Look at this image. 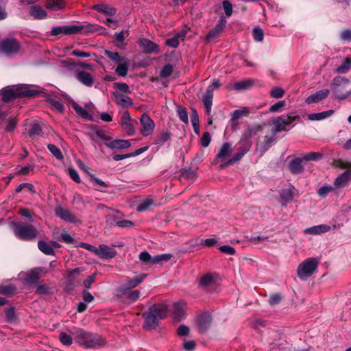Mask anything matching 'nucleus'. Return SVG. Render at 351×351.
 Returning <instances> with one entry per match:
<instances>
[{
	"label": "nucleus",
	"instance_id": "f257e3e1",
	"mask_svg": "<svg viewBox=\"0 0 351 351\" xmlns=\"http://www.w3.org/2000/svg\"><path fill=\"white\" fill-rule=\"evenodd\" d=\"M71 333L75 336V341L86 348H99L103 346L105 339L98 334L88 332L79 328H73Z\"/></svg>",
	"mask_w": 351,
	"mask_h": 351
},
{
	"label": "nucleus",
	"instance_id": "f03ea898",
	"mask_svg": "<svg viewBox=\"0 0 351 351\" xmlns=\"http://www.w3.org/2000/svg\"><path fill=\"white\" fill-rule=\"evenodd\" d=\"M168 313L167 306L165 304H154L149 307L148 311L143 313L145 319L143 328L146 330L156 328L159 321L166 317Z\"/></svg>",
	"mask_w": 351,
	"mask_h": 351
},
{
	"label": "nucleus",
	"instance_id": "7ed1b4c3",
	"mask_svg": "<svg viewBox=\"0 0 351 351\" xmlns=\"http://www.w3.org/2000/svg\"><path fill=\"white\" fill-rule=\"evenodd\" d=\"M99 30V26L96 25H60L52 27L51 34L52 36L58 35H71L78 33L88 34L95 33Z\"/></svg>",
	"mask_w": 351,
	"mask_h": 351
},
{
	"label": "nucleus",
	"instance_id": "20e7f679",
	"mask_svg": "<svg viewBox=\"0 0 351 351\" xmlns=\"http://www.w3.org/2000/svg\"><path fill=\"white\" fill-rule=\"evenodd\" d=\"M299 119L300 117L295 112L282 114L271 121L270 124L273 126L271 130L274 131V134H278L283 130H289L293 127V123Z\"/></svg>",
	"mask_w": 351,
	"mask_h": 351
},
{
	"label": "nucleus",
	"instance_id": "39448f33",
	"mask_svg": "<svg viewBox=\"0 0 351 351\" xmlns=\"http://www.w3.org/2000/svg\"><path fill=\"white\" fill-rule=\"evenodd\" d=\"M36 94V91L27 90L25 87L21 86H7L1 90L2 100L8 102L14 98L24 96H32Z\"/></svg>",
	"mask_w": 351,
	"mask_h": 351
},
{
	"label": "nucleus",
	"instance_id": "423d86ee",
	"mask_svg": "<svg viewBox=\"0 0 351 351\" xmlns=\"http://www.w3.org/2000/svg\"><path fill=\"white\" fill-rule=\"evenodd\" d=\"M14 235L23 241H31L37 236V230L30 224L14 222L12 224Z\"/></svg>",
	"mask_w": 351,
	"mask_h": 351
},
{
	"label": "nucleus",
	"instance_id": "0eeeda50",
	"mask_svg": "<svg viewBox=\"0 0 351 351\" xmlns=\"http://www.w3.org/2000/svg\"><path fill=\"white\" fill-rule=\"evenodd\" d=\"M350 84V80L341 76H336L333 78L331 86L335 98L339 100H344L351 95V89L345 91V88Z\"/></svg>",
	"mask_w": 351,
	"mask_h": 351
},
{
	"label": "nucleus",
	"instance_id": "6e6552de",
	"mask_svg": "<svg viewBox=\"0 0 351 351\" xmlns=\"http://www.w3.org/2000/svg\"><path fill=\"white\" fill-rule=\"evenodd\" d=\"M318 261L315 258H308L298 267L297 274L302 280H306L317 270Z\"/></svg>",
	"mask_w": 351,
	"mask_h": 351
},
{
	"label": "nucleus",
	"instance_id": "1a4fd4ad",
	"mask_svg": "<svg viewBox=\"0 0 351 351\" xmlns=\"http://www.w3.org/2000/svg\"><path fill=\"white\" fill-rule=\"evenodd\" d=\"M19 43L14 38H5L0 44V50L7 54L16 53L19 50Z\"/></svg>",
	"mask_w": 351,
	"mask_h": 351
},
{
	"label": "nucleus",
	"instance_id": "9d476101",
	"mask_svg": "<svg viewBox=\"0 0 351 351\" xmlns=\"http://www.w3.org/2000/svg\"><path fill=\"white\" fill-rule=\"evenodd\" d=\"M140 123L141 125V133L143 136H147L152 134L155 123L147 114L143 113L141 115Z\"/></svg>",
	"mask_w": 351,
	"mask_h": 351
},
{
	"label": "nucleus",
	"instance_id": "9b49d317",
	"mask_svg": "<svg viewBox=\"0 0 351 351\" xmlns=\"http://www.w3.org/2000/svg\"><path fill=\"white\" fill-rule=\"evenodd\" d=\"M298 195V190L293 186L283 189L280 193V202L282 206H287Z\"/></svg>",
	"mask_w": 351,
	"mask_h": 351
},
{
	"label": "nucleus",
	"instance_id": "f8f14e48",
	"mask_svg": "<svg viewBox=\"0 0 351 351\" xmlns=\"http://www.w3.org/2000/svg\"><path fill=\"white\" fill-rule=\"evenodd\" d=\"M138 44L145 53L157 54L160 51L159 45L147 38L141 39Z\"/></svg>",
	"mask_w": 351,
	"mask_h": 351
},
{
	"label": "nucleus",
	"instance_id": "ddd939ff",
	"mask_svg": "<svg viewBox=\"0 0 351 351\" xmlns=\"http://www.w3.org/2000/svg\"><path fill=\"white\" fill-rule=\"evenodd\" d=\"M146 274L135 277L134 279L126 280L117 289V292L131 291L132 289L137 287L145 278Z\"/></svg>",
	"mask_w": 351,
	"mask_h": 351
},
{
	"label": "nucleus",
	"instance_id": "4468645a",
	"mask_svg": "<svg viewBox=\"0 0 351 351\" xmlns=\"http://www.w3.org/2000/svg\"><path fill=\"white\" fill-rule=\"evenodd\" d=\"M121 128L129 135H134L135 133L134 127L132 124L130 115L128 112L123 113L121 118Z\"/></svg>",
	"mask_w": 351,
	"mask_h": 351
},
{
	"label": "nucleus",
	"instance_id": "2eb2a0df",
	"mask_svg": "<svg viewBox=\"0 0 351 351\" xmlns=\"http://www.w3.org/2000/svg\"><path fill=\"white\" fill-rule=\"evenodd\" d=\"M212 322V317L208 313H204L201 314L197 320V325L199 330L201 332H206L210 327Z\"/></svg>",
	"mask_w": 351,
	"mask_h": 351
},
{
	"label": "nucleus",
	"instance_id": "dca6fc26",
	"mask_svg": "<svg viewBox=\"0 0 351 351\" xmlns=\"http://www.w3.org/2000/svg\"><path fill=\"white\" fill-rule=\"evenodd\" d=\"M351 181V170H346L345 172L340 174L334 180V187L335 189L343 188L348 185L349 182Z\"/></svg>",
	"mask_w": 351,
	"mask_h": 351
},
{
	"label": "nucleus",
	"instance_id": "f3484780",
	"mask_svg": "<svg viewBox=\"0 0 351 351\" xmlns=\"http://www.w3.org/2000/svg\"><path fill=\"white\" fill-rule=\"evenodd\" d=\"M95 254L102 258H112L115 256L116 252L106 245L101 244L98 247H96Z\"/></svg>",
	"mask_w": 351,
	"mask_h": 351
},
{
	"label": "nucleus",
	"instance_id": "a211bd4d",
	"mask_svg": "<svg viewBox=\"0 0 351 351\" xmlns=\"http://www.w3.org/2000/svg\"><path fill=\"white\" fill-rule=\"evenodd\" d=\"M55 213L58 217L66 222L73 223L76 221V217L66 208L58 206L55 209Z\"/></svg>",
	"mask_w": 351,
	"mask_h": 351
},
{
	"label": "nucleus",
	"instance_id": "6ab92c4d",
	"mask_svg": "<svg viewBox=\"0 0 351 351\" xmlns=\"http://www.w3.org/2000/svg\"><path fill=\"white\" fill-rule=\"evenodd\" d=\"M330 90L329 89H322L315 93H313L309 95L306 99L305 102L308 104H311L312 103H317L322 101L323 99L328 97L329 95Z\"/></svg>",
	"mask_w": 351,
	"mask_h": 351
},
{
	"label": "nucleus",
	"instance_id": "aec40b11",
	"mask_svg": "<svg viewBox=\"0 0 351 351\" xmlns=\"http://www.w3.org/2000/svg\"><path fill=\"white\" fill-rule=\"evenodd\" d=\"M303 161V158H295L291 160L288 164L289 171L295 175L302 173L304 170V166L302 165Z\"/></svg>",
	"mask_w": 351,
	"mask_h": 351
},
{
	"label": "nucleus",
	"instance_id": "412c9836",
	"mask_svg": "<svg viewBox=\"0 0 351 351\" xmlns=\"http://www.w3.org/2000/svg\"><path fill=\"white\" fill-rule=\"evenodd\" d=\"M76 79L83 85L90 87L93 84V76L84 71H77L75 73Z\"/></svg>",
	"mask_w": 351,
	"mask_h": 351
},
{
	"label": "nucleus",
	"instance_id": "4be33fe9",
	"mask_svg": "<svg viewBox=\"0 0 351 351\" xmlns=\"http://www.w3.org/2000/svg\"><path fill=\"white\" fill-rule=\"evenodd\" d=\"M213 99V88L208 87L203 95L202 101L206 108V114L209 116L211 112Z\"/></svg>",
	"mask_w": 351,
	"mask_h": 351
},
{
	"label": "nucleus",
	"instance_id": "5701e85b",
	"mask_svg": "<svg viewBox=\"0 0 351 351\" xmlns=\"http://www.w3.org/2000/svg\"><path fill=\"white\" fill-rule=\"evenodd\" d=\"M119 297L123 298V300L128 302L132 303L136 301L140 297V292L137 290L134 291H125L117 292Z\"/></svg>",
	"mask_w": 351,
	"mask_h": 351
},
{
	"label": "nucleus",
	"instance_id": "b1692460",
	"mask_svg": "<svg viewBox=\"0 0 351 351\" xmlns=\"http://www.w3.org/2000/svg\"><path fill=\"white\" fill-rule=\"evenodd\" d=\"M113 97L117 104L122 107L128 108L132 104V101L130 97L119 91L114 92Z\"/></svg>",
	"mask_w": 351,
	"mask_h": 351
},
{
	"label": "nucleus",
	"instance_id": "393cba45",
	"mask_svg": "<svg viewBox=\"0 0 351 351\" xmlns=\"http://www.w3.org/2000/svg\"><path fill=\"white\" fill-rule=\"evenodd\" d=\"M29 14L36 20L45 19L47 17V12L38 5H34L29 8Z\"/></svg>",
	"mask_w": 351,
	"mask_h": 351
},
{
	"label": "nucleus",
	"instance_id": "a878e982",
	"mask_svg": "<svg viewBox=\"0 0 351 351\" xmlns=\"http://www.w3.org/2000/svg\"><path fill=\"white\" fill-rule=\"evenodd\" d=\"M217 276L212 273H207L203 275L199 280V285L204 289H208V287L214 285Z\"/></svg>",
	"mask_w": 351,
	"mask_h": 351
},
{
	"label": "nucleus",
	"instance_id": "bb28decb",
	"mask_svg": "<svg viewBox=\"0 0 351 351\" xmlns=\"http://www.w3.org/2000/svg\"><path fill=\"white\" fill-rule=\"evenodd\" d=\"M106 145L112 149H124L131 146L128 140L116 139L106 143Z\"/></svg>",
	"mask_w": 351,
	"mask_h": 351
},
{
	"label": "nucleus",
	"instance_id": "cd10ccee",
	"mask_svg": "<svg viewBox=\"0 0 351 351\" xmlns=\"http://www.w3.org/2000/svg\"><path fill=\"white\" fill-rule=\"evenodd\" d=\"M330 230V227L328 225L322 224L318 226H315L310 227L308 228H306L304 230V232L305 234H319L321 233H325Z\"/></svg>",
	"mask_w": 351,
	"mask_h": 351
},
{
	"label": "nucleus",
	"instance_id": "c85d7f7f",
	"mask_svg": "<svg viewBox=\"0 0 351 351\" xmlns=\"http://www.w3.org/2000/svg\"><path fill=\"white\" fill-rule=\"evenodd\" d=\"M93 8L110 16L115 15L117 12V10L114 8L106 4H96L93 6Z\"/></svg>",
	"mask_w": 351,
	"mask_h": 351
},
{
	"label": "nucleus",
	"instance_id": "c756f323",
	"mask_svg": "<svg viewBox=\"0 0 351 351\" xmlns=\"http://www.w3.org/2000/svg\"><path fill=\"white\" fill-rule=\"evenodd\" d=\"M72 107L75 111V112L82 117V118L88 120L92 119L91 114L88 112V110L84 108L82 106H80L77 103H76L75 101H72L71 102Z\"/></svg>",
	"mask_w": 351,
	"mask_h": 351
},
{
	"label": "nucleus",
	"instance_id": "7c9ffc66",
	"mask_svg": "<svg viewBox=\"0 0 351 351\" xmlns=\"http://www.w3.org/2000/svg\"><path fill=\"white\" fill-rule=\"evenodd\" d=\"M350 69H351V56H348L343 60L341 65L335 70V72L338 74H346Z\"/></svg>",
	"mask_w": 351,
	"mask_h": 351
},
{
	"label": "nucleus",
	"instance_id": "2f4dec72",
	"mask_svg": "<svg viewBox=\"0 0 351 351\" xmlns=\"http://www.w3.org/2000/svg\"><path fill=\"white\" fill-rule=\"evenodd\" d=\"M259 130V127L257 128H252L249 127L247 128L242 134L241 137V141L242 142H246V143H252L251 138L253 136L256 135Z\"/></svg>",
	"mask_w": 351,
	"mask_h": 351
},
{
	"label": "nucleus",
	"instance_id": "473e14b6",
	"mask_svg": "<svg viewBox=\"0 0 351 351\" xmlns=\"http://www.w3.org/2000/svg\"><path fill=\"white\" fill-rule=\"evenodd\" d=\"M187 311L186 303L184 300L177 301V322L185 318Z\"/></svg>",
	"mask_w": 351,
	"mask_h": 351
},
{
	"label": "nucleus",
	"instance_id": "72a5a7b5",
	"mask_svg": "<svg viewBox=\"0 0 351 351\" xmlns=\"http://www.w3.org/2000/svg\"><path fill=\"white\" fill-rule=\"evenodd\" d=\"M333 113V110H328L318 113H312L308 115V119L311 121H320L330 117Z\"/></svg>",
	"mask_w": 351,
	"mask_h": 351
},
{
	"label": "nucleus",
	"instance_id": "f704fd0d",
	"mask_svg": "<svg viewBox=\"0 0 351 351\" xmlns=\"http://www.w3.org/2000/svg\"><path fill=\"white\" fill-rule=\"evenodd\" d=\"M43 271V269L42 268H36L32 270L27 276L25 279L26 282L31 285L37 283Z\"/></svg>",
	"mask_w": 351,
	"mask_h": 351
},
{
	"label": "nucleus",
	"instance_id": "c9c22d12",
	"mask_svg": "<svg viewBox=\"0 0 351 351\" xmlns=\"http://www.w3.org/2000/svg\"><path fill=\"white\" fill-rule=\"evenodd\" d=\"M231 147L232 145L230 143H224L222 145L219 153L217 154V158L221 160H224L228 156V155L231 152Z\"/></svg>",
	"mask_w": 351,
	"mask_h": 351
},
{
	"label": "nucleus",
	"instance_id": "e433bc0d",
	"mask_svg": "<svg viewBox=\"0 0 351 351\" xmlns=\"http://www.w3.org/2000/svg\"><path fill=\"white\" fill-rule=\"evenodd\" d=\"M39 250L45 254L52 255L54 254V250L49 243L43 241H39L38 243Z\"/></svg>",
	"mask_w": 351,
	"mask_h": 351
},
{
	"label": "nucleus",
	"instance_id": "4c0bfd02",
	"mask_svg": "<svg viewBox=\"0 0 351 351\" xmlns=\"http://www.w3.org/2000/svg\"><path fill=\"white\" fill-rule=\"evenodd\" d=\"M276 134H274V131L271 130L270 134L265 136L263 145L264 150H267L275 142Z\"/></svg>",
	"mask_w": 351,
	"mask_h": 351
},
{
	"label": "nucleus",
	"instance_id": "58836bf2",
	"mask_svg": "<svg viewBox=\"0 0 351 351\" xmlns=\"http://www.w3.org/2000/svg\"><path fill=\"white\" fill-rule=\"evenodd\" d=\"M172 256V254L169 253L156 255L152 258V265L162 264L170 260Z\"/></svg>",
	"mask_w": 351,
	"mask_h": 351
},
{
	"label": "nucleus",
	"instance_id": "ea45409f",
	"mask_svg": "<svg viewBox=\"0 0 351 351\" xmlns=\"http://www.w3.org/2000/svg\"><path fill=\"white\" fill-rule=\"evenodd\" d=\"M225 27L220 23H217L215 27L209 32L206 36L208 41H211L219 36V34L223 29Z\"/></svg>",
	"mask_w": 351,
	"mask_h": 351
},
{
	"label": "nucleus",
	"instance_id": "a19ab883",
	"mask_svg": "<svg viewBox=\"0 0 351 351\" xmlns=\"http://www.w3.org/2000/svg\"><path fill=\"white\" fill-rule=\"evenodd\" d=\"M323 157V154L321 152H308L302 156L305 161H318Z\"/></svg>",
	"mask_w": 351,
	"mask_h": 351
},
{
	"label": "nucleus",
	"instance_id": "79ce46f5",
	"mask_svg": "<svg viewBox=\"0 0 351 351\" xmlns=\"http://www.w3.org/2000/svg\"><path fill=\"white\" fill-rule=\"evenodd\" d=\"M253 85V80H247L236 82L234 85V88L237 90L248 89Z\"/></svg>",
	"mask_w": 351,
	"mask_h": 351
},
{
	"label": "nucleus",
	"instance_id": "37998d69",
	"mask_svg": "<svg viewBox=\"0 0 351 351\" xmlns=\"http://www.w3.org/2000/svg\"><path fill=\"white\" fill-rule=\"evenodd\" d=\"M248 114L249 110L247 108L236 110L233 112L231 119L232 121H235L243 117H247Z\"/></svg>",
	"mask_w": 351,
	"mask_h": 351
},
{
	"label": "nucleus",
	"instance_id": "c03bdc74",
	"mask_svg": "<svg viewBox=\"0 0 351 351\" xmlns=\"http://www.w3.org/2000/svg\"><path fill=\"white\" fill-rule=\"evenodd\" d=\"M154 203L151 197H147L143 199L137 206V211L142 212L146 210Z\"/></svg>",
	"mask_w": 351,
	"mask_h": 351
},
{
	"label": "nucleus",
	"instance_id": "a18cd8bd",
	"mask_svg": "<svg viewBox=\"0 0 351 351\" xmlns=\"http://www.w3.org/2000/svg\"><path fill=\"white\" fill-rule=\"evenodd\" d=\"M196 176L195 171L192 169H183L181 170L180 175V179L182 180V178L184 179H193Z\"/></svg>",
	"mask_w": 351,
	"mask_h": 351
},
{
	"label": "nucleus",
	"instance_id": "49530a36",
	"mask_svg": "<svg viewBox=\"0 0 351 351\" xmlns=\"http://www.w3.org/2000/svg\"><path fill=\"white\" fill-rule=\"evenodd\" d=\"M45 6L47 9L51 10H58L62 8L61 2L58 0H47Z\"/></svg>",
	"mask_w": 351,
	"mask_h": 351
},
{
	"label": "nucleus",
	"instance_id": "de8ad7c7",
	"mask_svg": "<svg viewBox=\"0 0 351 351\" xmlns=\"http://www.w3.org/2000/svg\"><path fill=\"white\" fill-rule=\"evenodd\" d=\"M244 154L241 152H238L232 158H230L227 162H226L223 165H221V168H224L227 166L232 165L235 162L239 161L243 157Z\"/></svg>",
	"mask_w": 351,
	"mask_h": 351
},
{
	"label": "nucleus",
	"instance_id": "09e8293b",
	"mask_svg": "<svg viewBox=\"0 0 351 351\" xmlns=\"http://www.w3.org/2000/svg\"><path fill=\"white\" fill-rule=\"evenodd\" d=\"M18 121L16 117L14 116H10L7 121V125L5 126V130L8 132H12L16 125H17Z\"/></svg>",
	"mask_w": 351,
	"mask_h": 351
},
{
	"label": "nucleus",
	"instance_id": "8fccbe9b",
	"mask_svg": "<svg viewBox=\"0 0 351 351\" xmlns=\"http://www.w3.org/2000/svg\"><path fill=\"white\" fill-rule=\"evenodd\" d=\"M16 291V287L12 285L0 286V293L5 295H12Z\"/></svg>",
	"mask_w": 351,
	"mask_h": 351
},
{
	"label": "nucleus",
	"instance_id": "3c124183",
	"mask_svg": "<svg viewBox=\"0 0 351 351\" xmlns=\"http://www.w3.org/2000/svg\"><path fill=\"white\" fill-rule=\"evenodd\" d=\"M191 121L194 128V131L195 133H199V119L198 115L196 110H193V113L191 115Z\"/></svg>",
	"mask_w": 351,
	"mask_h": 351
},
{
	"label": "nucleus",
	"instance_id": "603ef678",
	"mask_svg": "<svg viewBox=\"0 0 351 351\" xmlns=\"http://www.w3.org/2000/svg\"><path fill=\"white\" fill-rule=\"evenodd\" d=\"M48 149L51 153L58 160L63 158V155L60 149L53 144H49L47 145Z\"/></svg>",
	"mask_w": 351,
	"mask_h": 351
},
{
	"label": "nucleus",
	"instance_id": "864d4df0",
	"mask_svg": "<svg viewBox=\"0 0 351 351\" xmlns=\"http://www.w3.org/2000/svg\"><path fill=\"white\" fill-rule=\"evenodd\" d=\"M335 188L329 185H324L319 188L317 191V194L321 197H325L326 195L332 192Z\"/></svg>",
	"mask_w": 351,
	"mask_h": 351
},
{
	"label": "nucleus",
	"instance_id": "5fc2aeb1",
	"mask_svg": "<svg viewBox=\"0 0 351 351\" xmlns=\"http://www.w3.org/2000/svg\"><path fill=\"white\" fill-rule=\"evenodd\" d=\"M171 138V135L169 132H165L160 134L155 141V144L162 145L165 142L169 141Z\"/></svg>",
	"mask_w": 351,
	"mask_h": 351
},
{
	"label": "nucleus",
	"instance_id": "6e6d98bb",
	"mask_svg": "<svg viewBox=\"0 0 351 351\" xmlns=\"http://www.w3.org/2000/svg\"><path fill=\"white\" fill-rule=\"evenodd\" d=\"M41 133H42L41 126L40 125V124H38L37 123H34L32 125V127L29 131V134L31 137L39 136L41 134Z\"/></svg>",
	"mask_w": 351,
	"mask_h": 351
},
{
	"label": "nucleus",
	"instance_id": "4d7b16f0",
	"mask_svg": "<svg viewBox=\"0 0 351 351\" xmlns=\"http://www.w3.org/2000/svg\"><path fill=\"white\" fill-rule=\"evenodd\" d=\"M252 144V143L242 142V141L240 140L238 143L239 147L237 150L245 155L250 150Z\"/></svg>",
	"mask_w": 351,
	"mask_h": 351
},
{
	"label": "nucleus",
	"instance_id": "13d9d810",
	"mask_svg": "<svg viewBox=\"0 0 351 351\" xmlns=\"http://www.w3.org/2000/svg\"><path fill=\"white\" fill-rule=\"evenodd\" d=\"M105 53L108 58L115 62H120L123 60V58L117 52L106 51Z\"/></svg>",
	"mask_w": 351,
	"mask_h": 351
},
{
	"label": "nucleus",
	"instance_id": "bf43d9fd",
	"mask_svg": "<svg viewBox=\"0 0 351 351\" xmlns=\"http://www.w3.org/2000/svg\"><path fill=\"white\" fill-rule=\"evenodd\" d=\"M116 73L122 77H124L127 75L128 71V65L127 63L120 64L117 66L115 69Z\"/></svg>",
	"mask_w": 351,
	"mask_h": 351
},
{
	"label": "nucleus",
	"instance_id": "052dcab7",
	"mask_svg": "<svg viewBox=\"0 0 351 351\" xmlns=\"http://www.w3.org/2000/svg\"><path fill=\"white\" fill-rule=\"evenodd\" d=\"M286 102L285 101H278L276 104L271 106L269 108V111L271 112H278L282 110V109L285 106Z\"/></svg>",
	"mask_w": 351,
	"mask_h": 351
},
{
	"label": "nucleus",
	"instance_id": "680f3d73",
	"mask_svg": "<svg viewBox=\"0 0 351 351\" xmlns=\"http://www.w3.org/2000/svg\"><path fill=\"white\" fill-rule=\"evenodd\" d=\"M285 95V90L280 87H274L270 91V95L276 99L281 98Z\"/></svg>",
	"mask_w": 351,
	"mask_h": 351
},
{
	"label": "nucleus",
	"instance_id": "e2e57ef3",
	"mask_svg": "<svg viewBox=\"0 0 351 351\" xmlns=\"http://www.w3.org/2000/svg\"><path fill=\"white\" fill-rule=\"evenodd\" d=\"M190 329L186 325H180L177 328V335L179 337H188L189 336Z\"/></svg>",
	"mask_w": 351,
	"mask_h": 351
},
{
	"label": "nucleus",
	"instance_id": "0e129e2a",
	"mask_svg": "<svg viewBox=\"0 0 351 351\" xmlns=\"http://www.w3.org/2000/svg\"><path fill=\"white\" fill-rule=\"evenodd\" d=\"M59 339L64 345L66 346H70L73 342L71 337L65 332L60 333Z\"/></svg>",
	"mask_w": 351,
	"mask_h": 351
},
{
	"label": "nucleus",
	"instance_id": "69168bd1",
	"mask_svg": "<svg viewBox=\"0 0 351 351\" xmlns=\"http://www.w3.org/2000/svg\"><path fill=\"white\" fill-rule=\"evenodd\" d=\"M282 298V295L279 293H276L270 296L268 302L270 305L274 306L279 304Z\"/></svg>",
	"mask_w": 351,
	"mask_h": 351
},
{
	"label": "nucleus",
	"instance_id": "338daca9",
	"mask_svg": "<svg viewBox=\"0 0 351 351\" xmlns=\"http://www.w3.org/2000/svg\"><path fill=\"white\" fill-rule=\"evenodd\" d=\"M253 37L255 40L261 42L264 38V34L263 30L259 27H255L253 29Z\"/></svg>",
	"mask_w": 351,
	"mask_h": 351
},
{
	"label": "nucleus",
	"instance_id": "774afa93",
	"mask_svg": "<svg viewBox=\"0 0 351 351\" xmlns=\"http://www.w3.org/2000/svg\"><path fill=\"white\" fill-rule=\"evenodd\" d=\"M152 258L153 256H152L147 252L145 251L142 252L139 254V259L147 264L152 265Z\"/></svg>",
	"mask_w": 351,
	"mask_h": 351
}]
</instances>
